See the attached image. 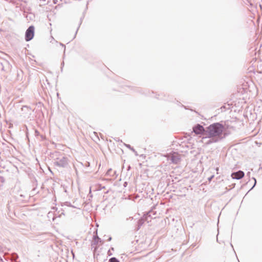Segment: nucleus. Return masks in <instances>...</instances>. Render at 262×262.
I'll return each instance as SVG.
<instances>
[{
	"label": "nucleus",
	"mask_w": 262,
	"mask_h": 262,
	"mask_svg": "<svg viewBox=\"0 0 262 262\" xmlns=\"http://www.w3.org/2000/svg\"><path fill=\"white\" fill-rule=\"evenodd\" d=\"M224 130V126L220 123H216L210 125L205 131V134L209 138H220Z\"/></svg>",
	"instance_id": "f257e3e1"
},
{
	"label": "nucleus",
	"mask_w": 262,
	"mask_h": 262,
	"mask_svg": "<svg viewBox=\"0 0 262 262\" xmlns=\"http://www.w3.org/2000/svg\"><path fill=\"white\" fill-rule=\"evenodd\" d=\"M217 141V139H215L214 138H212V139H209L206 142V144H210V143H212L216 142Z\"/></svg>",
	"instance_id": "0eeeda50"
},
{
	"label": "nucleus",
	"mask_w": 262,
	"mask_h": 262,
	"mask_svg": "<svg viewBox=\"0 0 262 262\" xmlns=\"http://www.w3.org/2000/svg\"><path fill=\"white\" fill-rule=\"evenodd\" d=\"M109 262H119V261L117 258H116L115 257H113L110 259Z\"/></svg>",
	"instance_id": "6e6552de"
},
{
	"label": "nucleus",
	"mask_w": 262,
	"mask_h": 262,
	"mask_svg": "<svg viewBox=\"0 0 262 262\" xmlns=\"http://www.w3.org/2000/svg\"><path fill=\"white\" fill-rule=\"evenodd\" d=\"M170 160L172 163H177L179 161L180 159L177 154H173L170 157Z\"/></svg>",
	"instance_id": "39448f33"
},
{
	"label": "nucleus",
	"mask_w": 262,
	"mask_h": 262,
	"mask_svg": "<svg viewBox=\"0 0 262 262\" xmlns=\"http://www.w3.org/2000/svg\"><path fill=\"white\" fill-rule=\"evenodd\" d=\"M244 176V173L242 171H238L236 172H234L231 174V177L233 179H240L243 178Z\"/></svg>",
	"instance_id": "7ed1b4c3"
},
{
	"label": "nucleus",
	"mask_w": 262,
	"mask_h": 262,
	"mask_svg": "<svg viewBox=\"0 0 262 262\" xmlns=\"http://www.w3.org/2000/svg\"><path fill=\"white\" fill-rule=\"evenodd\" d=\"M193 132L196 134H198V135L201 134L204 131V127L202 125H198L195 126V127H194L193 128Z\"/></svg>",
	"instance_id": "20e7f679"
},
{
	"label": "nucleus",
	"mask_w": 262,
	"mask_h": 262,
	"mask_svg": "<svg viewBox=\"0 0 262 262\" xmlns=\"http://www.w3.org/2000/svg\"><path fill=\"white\" fill-rule=\"evenodd\" d=\"M34 35V27L33 26H30L27 30L25 34V38L26 41H28L31 40Z\"/></svg>",
	"instance_id": "f03ea898"
},
{
	"label": "nucleus",
	"mask_w": 262,
	"mask_h": 262,
	"mask_svg": "<svg viewBox=\"0 0 262 262\" xmlns=\"http://www.w3.org/2000/svg\"><path fill=\"white\" fill-rule=\"evenodd\" d=\"M204 139H205V138H203V139H202V142H203V140H204Z\"/></svg>",
	"instance_id": "1a4fd4ad"
},
{
	"label": "nucleus",
	"mask_w": 262,
	"mask_h": 262,
	"mask_svg": "<svg viewBox=\"0 0 262 262\" xmlns=\"http://www.w3.org/2000/svg\"><path fill=\"white\" fill-rule=\"evenodd\" d=\"M60 163H58V165L64 166L67 163V159L66 158L63 157L60 161Z\"/></svg>",
	"instance_id": "423d86ee"
}]
</instances>
